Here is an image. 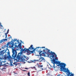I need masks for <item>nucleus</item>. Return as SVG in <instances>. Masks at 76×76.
Returning a JSON list of instances; mask_svg holds the SVG:
<instances>
[{"instance_id":"nucleus-1","label":"nucleus","mask_w":76,"mask_h":76,"mask_svg":"<svg viewBox=\"0 0 76 76\" xmlns=\"http://www.w3.org/2000/svg\"><path fill=\"white\" fill-rule=\"evenodd\" d=\"M20 49H21L20 53H19L17 56V52L16 50H18V49L15 50V49H12L13 54L12 55V57L14 59L15 61H16V62H19L21 58V54H22V53L23 51V49L21 48Z\"/></svg>"},{"instance_id":"nucleus-2","label":"nucleus","mask_w":76,"mask_h":76,"mask_svg":"<svg viewBox=\"0 0 76 76\" xmlns=\"http://www.w3.org/2000/svg\"><path fill=\"white\" fill-rule=\"evenodd\" d=\"M51 57L53 59L51 60L52 63L53 64V65H52V66L51 65V67H53L54 69H55L56 67H57V66H55V64H58V66H60V67H61V69H62L63 65H65L64 63H61L59 61H56V60H58V59L57 58V55L56 54V53L54 52V53Z\"/></svg>"},{"instance_id":"nucleus-3","label":"nucleus","mask_w":76,"mask_h":76,"mask_svg":"<svg viewBox=\"0 0 76 76\" xmlns=\"http://www.w3.org/2000/svg\"><path fill=\"white\" fill-rule=\"evenodd\" d=\"M43 53H41L42 52V50H41V49L40 50V51H39V54L40 56H45V57H46V54L47 56L48 57H50L51 60H53L52 58H51V57L54 52H52V51H50V50L48 49H45V50L44 49L43 50Z\"/></svg>"},{"instance_id":"nucleus-4","label":"nucleus","mask_w":76,"mask_h":76,"mask_svg":"<svg viewBox=\"0 0 76 76\" xmlns=\"http://www.w3.org/2000/svg\"><path fill=\"white\" fill-rule=\"evenodd\" d=\"M17 40V39H14V40H13V41L12 42V40L11 41V42H10L7 43V48H13V46L15 45L14 44V42H15V41H16Z\"/></svg>"},{"instance_id":"nucleus-5","label":"nucleus","mask_w":76,"mask_h":76,"mask_svg":"<svg viewBox=\"0 0 76 76\" xmlns=\"http://www.w3.org/2000/svg\"><path fill=\"white\" fill-rule=\"evenodd\" d=\"M2 62L4 63V62L0 60V69L1 70H4L6 69L7 65H6V64H2Z\"/></svg>"},{"instance_id":"nucleus-6","label":"nucleus","mask_w":76,"mask_h":76,"mask_svg":"<svg viewBox=\"0 0 76 76\" xmlns=\"http://www.w3.org/2000/svg\"><path fill=\"white\" fill-rule=\"evenodd\" d=\"M7 55H8V56H7L6 54H5L4 56V58L5 60H7V58L8 59H10V58H12V57L10 55V52H7Z\"/></svg>"},{"instance_id":"nucleus-7","label":"nucleus","mask_w":76,"mask_h":76,"mask_svg":"<svg viewBox=\"0 0 76 76\" xmlns=\"http://www.w3.org/2000/svg\"><path fill=\"white\" fill-rule=\"evenodd\" d=\"M33 47V45H31L30 47L28 49H26V52H28L29 50H34V47Z\"/></svg>"},{"instance_id":"nucleus-8","label":"nucleus","mask_w":76,"mask_h":76,"mask_svg":"<svg viewBox=\"0 0 76 76\" xmlns=\"http://www.w3.org/2000/svg\"><path fill=\"white\" fill-rule=\"evenodd\" d=\"M39 62H41V61H42V62H45V59H44V58L42 57L39 58Z\"/></svg>"},{"instance_id":"nucleus-9","label":"nucleus","mask_w":76,"mask_h":76,"mask_svg":"<svg viewBox=\"0 0 76 76\" xmlns=\"http://www.w3.org/2000/svg\"><path fill=\"white\" fill-rule=\"evenodd\" d=\"M39 48H40L39 47H37V48L36 47V48L34 49L32 51H30V52L31 53V54H33L34 53V52L35 51V50L36 49L37 50V51H39L38 50V49Z\"/></svg>"},{"instance_id":"nucleus-10","label":"nucleus","mask_w":76,"mask_h":76,"mask_svg":"<svg viewBox=\"0 0 76 76\" xmlns=\"http://www.w3.org/2000/svg\"><path fill=\"white\" fill-rule=\"evenodd\" d=\"M20 59L21 60V61H26L27 60H28V59L26 58V56L25 57V58H21Z\"/></svg>"},{"instance_id":"nucleus-11","label":"nucleus","mask_w":76,"mask_h":76,"mask_svg":"<svg viewBox=\"0 0 76 76\" xmlns=\"http://www.w3.org/2000/svg\"><path fill=\"white\" fill-rule=\"evenodd\" d=\"M21 43H20L18 45V48H19L20 49H21L22 48V46H21V45L22 44V41L20 40Z\"/></svg>"},{"instance_id":"nucleus-12","label":"nucleus","mask_w":76,"mask_h":76,"mask_svg":"<svg viewBox=\"0 0 76 76\" xmlns=\"http://www.w3.org/2000/svg\"><path fill=\"white\" fill-rule=\"evenodd\" d=\"M7 41V39H2L0 41V44H1V43H2L3 42H4V41Z\"/></svg>"},{"instance_id":"nucleus-13","label":"nucleus","mask_w":76,"mask_h":76,"mask_svg":"<svg viewBox=\"0 0 76 76\" xmlns=\"http://www.w3.org/2000/svg\"><path fill=\"white\" fill-rule=\"evenodd\" d=\"M0 53L1 54L0 55H3V54H4L5 52H4V50H3V51H1Z\"/></svg>"},{"instance_id":"nucleus-14","label":"nucleus","mask_w":76,"mask_h":76,"mask_svg":"<svg viewBox=\"0 0 76 76\" xmlns=\"http://www.w3.org/2000/svg\"><path fill=\"white\" fill-rule=\"evenodd\" d=\"M38 67L39 68H40V69H41V68H42V67H43V65H39L38 64Z\"/></svg>"},{"instance_id":"nucleus-15","label":"nucleus","mask_w":76,"mask_h":76,"mask_svg":"<svg viewBox=\"0 0 76 76\" xmlns=\"http://www.w3.org/2000/svg\"><path fill=\"white\" fill-rule=\"evenodd\" d=\"M27 54L28 55H29V54H31V51L29 50L28 52H27Z\"/></svg>"},{"instance_id":"nucleus-16","label":"nucleus","mask_w":76,"mask_h":76,"mask_svg":"<svg viewBox=\"0 0 76 76\" xmlns=\"http://www.w3.org/2000/svg\"><path fill=\"white\" fill-rule=\"evenodd\" d=\"M31 68L32 69H34L35 70H37V69H36V67L35 66H34L33 67H31Z\"/></svg>"},{"instance_id":"nucleus-17","label":"nucleus","mask_w":76,"mask_h":76,"mask_svg":"<svg viewBox=\"0 0 76 76\" xmlns=\"http://www.w3.org/2000/svg\"><path fill=\"white\" fill-rule=\"evenodd\" d=\"M71 74L69 76H74V74H72V72H71Z\"/></svg>"},{"instance_id":"nucleus-18","label":"nucleus","mask_w":76,"mask_h":76,"mask_svg":"<svg viewBox=\"0 0 76 76\" xmlns=\"http://www.w3.org/2000/svg\"><path fill=\"white\" fill-rule=\"evenodd\" d=\"M15 48H18V46H17L16 45H15Z\"/></svg>"},{"instance_id":"nucleus-19","label":"nucleus","mask_w":76,"mask_h":76,"mask_svg":"<svg viewBox=\"0 0 76 76\" xmlns=\"http://www.w3.org/2000/svg\"><path fill=\"white\" fill-rule=\"evenodd\" d=\"M12 62H10V65L11 66H13V64H12Z\"/></svg>"},{"instance_id":"nucleus-20","label":"nucleus","mask_w":76,"mask_h":76,"mask_svg":"<svg viewBox=\"0 0 76 76\" xmlns=\"http://www.w3.org/2000/svg\"><path fill=\"white\" fill-rule=\"evenodd\" d=\"M28 76H30V72H28Z\"/></svg>"},{"instance_id":"nucleus-21","label":"nucleus","mask_w":76,"mask_h":76,"mask_svg":"<svg viewBox=\"0 0 76 76\" xmlns=\"http://www.w3.org/2000/svg\"><path fill=\"white\" fill-rule=\"evenodd\" d=\"M13 64H14V65H15V66H17V64H16V63L14 62L13 63Z\"/></svg>"},{"instance_id":"nucleus-22","label":"nucleus","mask_w":76,"mask_h":76,"mask_svg":"<svg viewBox=\"0 0 76 76\" xmlns=\"http://www.w3.org/2000/svg\"><path fill=\"white\" fill-rule=\"evenodd\" d=\"M23 51H26V48H25L24 49H23Z\"/></svg>"},{"instance_id":"nucleus-23","label":"nucleus","mask_w":76,"mask_h":76,"mask_svg":"<svg viewBox=\"0 0 76 76\" xmlns=\"http://www.w3.org/2000/svg\"><path fill=\"white\" fill-rule=\"evenodd\" d=\"M8 34V33H6L5 34V35H7V34Z\"/></svg>"},{"instance_id":"nucleus-24","label":"nucleus","mask_w":76,"mask_h":76,"mask_svg":"<svg viewBox=\"0 0 76 76\" xmlns=\"http://www.w3.org/2000/svg\"><path fill=\"white\" fill-rule=\"evenodd\" d=\"M9 29H8V30L7 31V33H9Z\"/></svg>"},{"instance_id":"nucleus-25","label":"nucleus","mask_w":76,"mask_h":76,"mask_svg":"<svg viewBox=\"0 0 76 76\" xmlns=\"http://www.w3.org/2000/svg\"><path fill=\"white\" fill-rule=\"evenodd\" d=\"M23 71H24V72H27V71H26V70H23Z\"/></svg>"},{"instance_id":"nucleus-26","label":"nucleus","mask_w":76,"mask_h":76,"mask_svg":"<svg viewBox=\"0 0 76 76\" xmlns=\"http://www.w3.org/2000/svg\"><path fill=\"white\" fill-rule=\"evenodd\" d=\"M45 48V47H42V48Z\"/></svg>"},{"instance_id":"nucleus-27","label":"nucleus","mask_w":76,"mask_h":76,"mask_svg":"<svg viewBox=\"0 0 76 76\" xmlns=\"http://www.w3.org/2000/svg\"><path fill=\"white\" fill-rule=\"evenodd\" d=\"M9 39H10V38H12V37L11 36H10V37H9Z\"/></svg>"},{"instance_id":"nucleus-28","label":"nucleus","mask_w":76,"mask_h":76,"mask_svg":"<svg viewBox=\"0 0 76 76\" xmlns=\"http://www.w3.org/2000/svg\"><path fill=\"white\" fill-rule=\"evenodd\" d=\"M17 42H18V43L19 44V40H17Z\"/></svg>"},{"instance_id":"nucleus-29","label":"nucleus","mask_w":76,"mask_h":76,"mask_svg":"<svg viewBox=\"0 0 76 76\" xmlns=\"http://www.w3.org/2000/svg\"><path fill=\"white\" fill-rule=\"evenodd\" d=\"M7 35H6L5 38H7Z\"/></svg>"},{"instance_id":"nucleus-30","label":"nucleus","mask_w":76,"mask_h":76,"mask_svg":"<svg viewBox=\"0 0 76 76\" xmlns=\"http://www.w3.org/2000/svg\"><path fill=\"white\" fill-rule=\"evenodd\" d=\"M25 69H28V68H26Z\"/></svg>"},{"instance_id":"nucleus-31","label":"nucleus","mask_w":76,"mask_h":76,"mask_svg":"<svg viewBox=\"0 0 76 76\" xmlns=\"http://www.w3.org/2000/svg\"><path fill=\"white\" fill-rule=\"evenodd\" d=\"M14 72V73L15 74H17V73H15V72Z\"/></svg>"},{"instance_id":"nucleus-32","label":"nucleus","mask_w":76,"mask_h":76,"mask_svg":"<svg viewBox=\"0 0 76 76\" xmlns=\"http://www.w3.org/2000/svg\"><path fill=\"white\" fill-rule=\"evenodd\" d=\"M43 70V68H42V70Z\"/></svg>"},{"instance_id":"nucleus-33","label":"nucleus","mask_w":76,"mask_h":76,"mask_svg":"<svg viewBox=\"0 0 76 76\" xmlns=\"http://www.w3.org/2000/svg\"><path fill=\"white\" fill-rule=\"evenodd\" d=\"M60 75H58V76H60Z\"/></svg>"},{"instance_id":"nucleus-34","label":"nucleus","mask_w":76,"mask_h":76,"mask_svg":"<svg viewBox=\"0 0 76 76\" xmlns=\"http://www.w3.org/2000/svg\"><path fill=\"white\" fill-rule=\"evenodd\" d=\"M28 63H29V61H28Z\"/></svg>"},{"instance_id":"nucleus-35","label":"nucleus","mask_w":76,"mask_h":76,"mask_svg":"<svg viewBox=\"0 0 76 76\" xmlns=\"http://www.w3.org/2000/svg\"><path fill=\"white\" fill-rule=\"evenodd\" d=\"M15 44H16V43H15Z\"/></svg>"}]
</instances>
